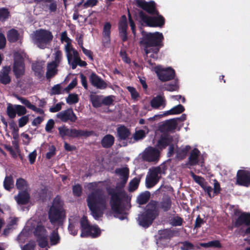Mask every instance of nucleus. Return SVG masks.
Returning a JSON list of instances; mask_svg holds the SVG:
<instances>
[{"label": "nucleus", "mask_w": 250, "mask_h": 250, "mask_svg": "<svg viewBox=\"0 0 250 250\" xmlns=\"http://www.w3.org/2000/svg\"><path fill=\"white\" fill-rule=\"evenodd\" d=\"M115 173L121 177V181L115 188H107L106 191L110 197L109 204L114 216L123 220L127 218V215L123 201L127 198L128 195L124 188L127 182L129 169L127 167L117 168L115 170Z\"/></svg>", "instance_id": "1"}, {"label": "nucleus", "mask_w": 250, "mask_h": 250, "mask_svg": "<svg viewBox=\"0 0 250 250\" xmlns=\"http://www.w3.org/2000/svg\"><path fill=\"white\" fill-rule=\"evenodd\" d=\"M172 201L169 197L164 198L161 201L151 200L144 208V211L138 214L137 219L138 224L144 228H147L158 217L160 210L167 212L171 208Z\"/></svg>", "instance_id": "2"}, {"label": "nucleus", "mask_w": 250, "mask_h": 250, "mask_svg": "<svg viewBox=\"0 0 250 250\" xmlns=\"http://www.w3.org/2000/svg\"><path fill=\"white\" fill-rule=\"evenodd\" d=\"M97 187L96 182L90 183L88 188L92 190L87 195L86 203L91 214L96 219L102 217L106 209V197L104 190Z\"/></svg>", "instance_id": "3"}, {"label": "nucleus", "mask_w": 250, "mask_h": 250, "mask_svg": "<svg viewBox=\"0 0 250 250\" xmlns=\"http://www.w3.org/2000/svg\"><path fill=\"white\" fill-rule=\"evenodd\" d=\"M141 34L139 44L144 47L145 54L148 55L153 53L157 54L160 48L164 46V37L163 34L159 32L151 33L143 30Z\"/></svg>", "instance_id": "4"}, {"label": "nucleus", "mask_w": 250, "mask_h": 250, "mask_svg": "<svg viewBox=\"0 0 250 250\" xmlns=\"http://www.w3.org/2000/svg\"><path fill=\"white\" fill-rule=\"evenodd\" d=\"M48 219L52 225L62 226L66 218L64 202L60 195H57L53 200L48 212Z\"/></svg>", "instance_id": "5"}, {"label": "nucleus", "mask_w": 250, "mask_h": 250, "mask_svg": "<svg viewBox=\"0 0 250 250\" xmlns=\"http://www.w3.org/2000/svg\"><path fill=\"white\" fill-rule=\"evenodd\" d=\"M58 129L59 134L62 139H64L65 137L72 138L81 137L86 138L94 134V131L93 130L78 129L74 128H69L65 125L59 127Z\"/></svg>", "instance_id": "6"}, {"label": "nucleus", "mask_w": 250, "mask_h": 250, "mask_svg": "<svg viewBox=\"0 0 250 250\" xmlns=\"http://www.w3.org/2000/svg\"><path fill=\"white\" fill-rule=\"evenodd\" d=\"M53 38V35L50 31L41 29L35 32L34 40L39 47L43 49L47 44L50 42Z\"/></svg>", "instance_id": "7"}, {"label": "nucleus", "mask_w": 250, "mask_h": 250, "mask_svg": "<svg viewBox=\"0 0 250 250\" xmlns=\"http://www.w3.org/2000/svg\"><path fill=\"white\" fill-rule=\"evenodd\" d=\"M156 16L150 17L147 16L143 11L139 13V16L141 21L145 23L149 27H162L165 23V19L163 16L155 15Z\"/></svg>", "instance_id": "8"}, {"label": "nucleus", "mask_w": 250, "mask_h": 250, "mask_svg": "<svg viewBox=\"0 0 250 250\" xmlns=\"http://www.w3.org/2000/svg\"><path fill=\"white\" fill-rule=\"evenodd\" d=\"M13 71L16 79L22 77L25 73V64L22 56L19 53L14 54Z\"/></svg>", "instance_id": "9"}, {"label": "nucleus", "mask_w": 250, "mask_h": 250, "mask_svg": "<svg viewBox=\"0 0 250 250\" xmlns=\"http://www.w3.org/2000/svg\"><path fill=\"white\" fill-rule=\"evenodd\" d=\"M155 72L158 78L162 82H167L174 79L175 76V70L171 67L163 68L157 66L155 68Z\"/></svg>", "instance_id": "10"}, {"label": "nucleus", "mask_w": 250, "mask_h": 250, "mask_svg": "<svg viewBox=\"0 0 250 250\" xmlns=\"http://www.w3.org/2000/svg\"><path fill=\"white\" fill-rule=\"evenodd\" d=\"M160 151L157 148L148 146L144 151L142 158L148 162H157L160 158Z\"/></svg>", "instance_id": "11"}, {"label": "nucleus", "mask_w": 250, "mask_h": 250, "mask_svg": "<svg viewBox=\"0 0 250 250\" xmlns=\"http://www.w3.org/2000/svg\"><path fill=\"white\" fill-rule=\"evenodd\" d=\"M236 184L245 187L250 186V171L240 169L236 174Z\"/></svg>", "instance_id": "12"}, {"label": "nucleus", "mask_w": 250, "mask_h": 250, "mask_svg": "<svg viewBox=\"0 0 250 250\" xmlns=\"http://www.w3.org/2000/svg\"><path fill=\"white\" fill-rule=\"evenodd\" d=\"M57 117L63 123H67L68 121L75 123L78 119V117L74 112L72 108H69L60 112L57 114Z\"/></svg>", "instance_id": "13"}, {"label": "nucleus", "mask_w": 250, "mask_h": 250, "mask_svg": "<svg viewBox=\"0 0 250 250\" xmlns=\"http://www.w3.org/2000/svg\"><path fill=\"white\" fill-rule=\"evenodd\" d=\"M243 225L248 227L246 229L245 233L246 234H250V213H242L238 217L234 223V226L236 228H238Z\"/></svg>", "instance_id": "14"}, {"label": "nucleus", "mask_w": 250, "mask_h": 250, "mask_svg": "<svg viewBox=\"0 0 250 250\" xmlns=\"http://www.w3.org/2000/svg\"><path fill=\"white\" fill-rule=\"evenodd\" d=\"M128 28L127 21L125 15H122L118 24L119 34L123 42L128 40L127 29Z\"/></svg>", "instance_id": "15"}, {"label": "nucleus", "mask_w": 250, "mask_h": 250, "mask_svg": "<svg viewBox=\"0 0 250 250\" xmlns=\"http://www.w3.org/2000/svg\"><path fill=\"white\" fill-rule=\"evenodd\" d=\"M137 4L140 7L151 15H158L159 14V11L156 9V3L154 1L146 2L138 0Z\"/></svg>", "instance_id": "16"}, {"label": "nucleus", "mask_w": 250, "mask_h": 250, "mask_svg": "<svg viewBox=\"0 0 250 250\" xmlns=\"http://www.w3.org/2000/svg\"><path fill=\"white\" fill-rule=\"evenodd\" d=\"M36 4L42 3V8L45 11L48 9L50 13L56 12L57 10V1L54 0H34Z\"/></svg>", "instance_id": "17"}, {"label": "nucleus", "mask_w": 250, "mask_h": 250, "mask_svg": "<svg viewBox=\"0 0 250 250\" xmlns=\"http://www.w3.org/2000/svg\"><path fill=\"white\" fill-rule=\"evenodd\" d=\"M89 81L93 86L98 89H104L107 86L106 83L94 72L90 74Z\"/></svg>", "instance_id": "18"}, {"label": "nucleus", "mask_w": 250, "mask_h": 250, "mask_svg": "<svg viewBox=\"0 0 250 250\" xmlns=\"http://www.w3.org/2000/svg\"><path fill=\"white\" fill-rule=\"evenodd\" d=\"M131 135L130 130L124 125H121L117 128V137L119 141L126 140L130 139Z\"/></svg>", "instance_id": "19"}, {"label": "nucleus", "mask_w": 250, "mask_h": 250, "mask_svg": "<svg viewBox=\"0 0 250 250\" xmlns=\"http://www.w3.org/2000/svg\"><path fill=\"white\" fill-rule=\"evenodd\" d=\"M11 71L10 66H5L0 71V83L6 85L10 83L11 81L9 73Z\"/></svg>", "instance_id": "20"}, {"label": "nucleus", "mask_w": 250, "mask_h": 250, "mask_svg": "<svg viewBox=\"0 0 250 250\" xmlns=\"http://www.w3.org/2000/svg\"><path fill=\"white\" fill-rule=\"evenodd\" d=\"M178 233V231L171 229L160 230L158 231L159 238L160 240H170Z\"/></svg>", "instance_id": "21"}, {"label": "nucleus", "mask_w": 250, "mask_h": 250, "mask_svg": "<svg viewBox=\"0 0 250 250\" xmlns=\"http://www.w3.org/2000/svg\"><path fill=\"white\" fill-rule=\"evenodd\" d=\"M173 141V138L169 135H162L157 142V146L161 150L166 148Z\"/></svg>", "instance_id": "22"}, {"label": "nucleus", "mask_w": 250, "mask_h": 250, "mask_svg": "<svg viewBox=\"0 0 250 250\" xmlns=\"http://www.w3.org/2000/svg\"><path fill=\"white\" fill-rule=\"evenodd\" d=\"M19 205H26L28 203L30 199L29 193L25 190L20 191L17 196L15 197Z\"/></svg>", "instance_id": "23"}, {"label": "nucleus", "mask_w": 250, "mask_h": 250, "mask_svg": "<svg viewBox=\"0 0 250 250\" xmlns=\"http://www.w3.org/2000/svg\"><path fill=\"white\" fill-rule=\"evenodd\" d=\"M57 64L50 62L47 65V71L46 73V78L47 79H50L54 77L58 73L57 68L59 66Z\"/></svg>", "instance_id": "24"}, {"label": "nucleus", "mask_w": 250, "mask_h": 250, "mask_svg": "<svg viewBox=\"0 0 250 250\" xmlns=\"http://www.w3.org/2000/svg\"><path fill=\"white\" fill-rule=\"evenodd\" d=\"M178 122L176 119L173 118L166 120L161 125V129H163L167 131H174L177 127Z\"/></svg>", "instance_id": "25"}, {"label": "nucleus", "mask_w": 250, "mask_h": 250, "mask_svg": "<svg viewBox=\"0 0 250 250\" xmlns=\"http://www.w3.org/2000/svg\"><path fill=\"white\" fill-rule=\"evenodd\" d=\"M114 142L115 138L112 135L106 134L102 138L101 144L103 147L109 148L113 145Z\"/></svg>", "instance_id": "26"}, {"label": "nucleus", "mask_w": 250, "mask_h": 250, "mask_svg": "<svg viewBox=\"0 0 250 250\" xmlns=\"http://www.w3.org/2000/svg\"><path fill=\"white\" fill-rule=\"evenodd\" d=\"M111 24L109 22H106L104 25L103 36L104 38L105 42H103V44L105 45V43L109 44L110 42V33H111Z\"/></svg>", "instance_id": "27"}, {"label": "nucleus", "mask_w": 250, "mask_h": 250, "mask_svg": "<svg viewBox=\"0 0 250 250\" xmlns=\"http://www.w3.org/2000/svg\"><path fill=\"white\" fill-rule=\"evenodd\" d=\"M200 154V151L196 148H194L191 150L188 157V164L190 166H193L198 164Z\"/></svg>", "instance_id": "28"}, {"label": "nucleus", "mask_w": 250, "mask_h": 250, "mask_svg": "<svg viewBox=\"0 0 250 250\" xmlns=\"http://www.w3.org/2000/svg\"><path fill=\"white\" fill-rule=\"evenodd\" d=\"M165 102L164 96L157 95L151 100L150 105L153 108L158 109L162 105L165 106Z\"/></svg>", "instance_id": "29"}, {"label": "nucleus", "mask_w": 250, "mask_h": 250, "mask_svg": "<svg viewBox=\"0 0 250 250\" xmlns=\"http://www.w3.org/2000/svg\"><path fill=\"white\" fill-rule=\"evenodd\" d=\"M81 233V237H84L85 233L87 232L92 226H91L86 217L83 216L80 220Z\"/></svg>", "instance_id": "30"}, {"label": "nucleus", "mask_w": 250, "mask_h": 250, "mask_svg": "<svg viewBox=\"0 0 250 250\" xmlns=\"http://www.w3.org/2000/svg\"><path fill=\"white\" fill-rule=\"evenodd\" d=\"M185 110V109L184 106L181 104H179L177 105L174 106L170 110L166 111L164 115L167 116L168 115L179 114L183 113Z\"/></svg>", "instance_id": "31"}, {"label": "nucleus", "mask_w": 250, "mask_h": 250, "mask_svg": "<svg viewBox=\"0 0 250 250\" xmlns=\"http://www.w3.org/2000/svg\"><path fill=\"white\" fill-rule=\"evenodd\" d=\"M19 36L18 31L15 29L9 30L7 34V40L10 42H16L19 39Z\"/></svg>", "instance_id": "32"}, {"label": "nucleus", "mask_w": 250, "mask_h": 250, "mask_svg": "<svg viewBox=\"0 0 250 250\" xmlns=\"http://www.w3.org/2000/svg\"><path fill=\"white\" fill-rule=\"evenodd\" d=\"M150 197V192L148 191H145L138 196L137 197V203L140 205H144L149 201Z\"/></svg>", "instance_id": "33"}, {"label": "nucleus", "mask_w": 250, "mask_h": 250, "mask_svg": "<svg viewBox=\"0 0 250 250\" xmlns=\"http://www.w3.org/2000/svg\"><path fill=\"white\" fill-rule=\"evenodd\" d=\"M49 239L51 246L56 245L60 243L61 238L58 233V228L53 230L51 233Z\"/></svg>", "instance_id": "34"}, {"label": "nucleus", "mask_w": 250, "mask_h": 250, "mask_svg": "<svg viewBox=\"0 0 250 250\" xmlns=\"http://www.w3.org/2000/svg\"><path fill=\"white\" fill-rule=\"evenodd\" d=\"M101 230L97 226H91L90 229L85 233L84 237L96 238L100 235Z\"/></svg>", "instance_id": "35"}, {"label": "nucleus", "mask_w": 250, "mask_h": 250, "mask_svg": "<svg viewBox=\"0 0 250 250\" xmlns=\"http://www.w3.org/2000/svg\"><path fill=\"white\" fill-rule=\"evenodd\" d=\"M191 149V147L188 145L186 146L185 147L180 149L176 152V158L180 160H182L185 159L187 155L188 152Z\"/></svg>", "instance_id": "36"}, {"label": "nucleus", "mask_w": 250, "mask_h": 250, "mask_svg": "<svg viewBox=\"0 0 250 250\" xmlns=\"http://www.w3.org/2000/svg\"><path fill=\"white\" fill-rule=\"evenodd\" d=\"M90 101L93 107L98 108L102 105V100L101 96L97 95H91L90 96Z\"/></svg>", "instance_id": "37"}, {"label": "nucleus", "mask_w": 250, "mask_h": 250, "mask_svg": "<svg viewBox=\"0 0 250 250\" xmlns=\"http://www.w3.org/2000/svg\"><path fill=\"white\" fill-rule=\"evenodd\" d=\"M4 188L8 191H10L14 187V180L12 176H6L3 181Z\"/></svg>", "instance_id": "38"}, {"label": "nucleus", "mask_w": 250, "mask_h": 250, "mask_svg": "<svg viewBox=\"0 0 250 250\" xmlns=\"http://www.w3.org/2000/svg\"><path fill=\"white\" fill-rule=\"evenodd\" d=\"M46 230L43 226L38 225L34 232V235L36 238L47 236Z\"/></svg>", "instance_id": "39"}, {"label": "nucleus", "mask_w": 250, "mask_h": 250, "mask_svg": "<svg viewBox=\"0 0 250 250\" xmlns=\"http://www.w3.org/2000/svg\"><path fill=\"white\" fill-rule=\"evenodd\" d=\"M32 68L36 76H38L39 78L42 76V67L40 63L37 62L33 63Z\"/></svg>", "instance_id": "40"}, {"label": "nucleus", "mask_w": 250, "mask_h": 250, "mask_svg": "<svg viewBox=\"0 0 250 250\" xmlns=\"http://www.w3.org/2000/svg\"><path fill=\"white\" fill-rule=\"evenodd\" d=\"M6 113L10 119L15 118L17 114L15 104L13 105L8 104L7 106Z\"/></svg>", "instance_id": "41"}, {"label": "nucleus", "mask_w": 250, "mask_h": 250, "mask_svg": "<svg viewBox=\"0 0 250 250\" xmlns=\"http://www.w3.org/2000/svg\"><path fill=\"white\" fill-rule=\"evenodd\" d=\"M184 219L178 215L174 216L169 220V223L172 226H181L183 225Z\"/></svg>", "instance_id": "42"}, {"label": "nucleus", "mask_w": 250, "mask_h": 250, "mask_svg": "<svg viewBox=\"0 0 250 250\" xmlns=\"http://www.w3.org/2000/svg\"><path fill=\"white\" fill-rule=\"evenodd\" d=\"M53 59L54 60L51 62L59 65L62 60V52L60 50H56L53 54Z\"/></svg>", "instance_id": "43"}, {"label": "nucleus", "mask_w": 250, "mask_h": 250, "mask_svg": "<svg viewBox=\"0 0 250 250\" xmlns=\"http://www.w3.org/2000/svg\"><path fill=\"white\" fill-rule=\"evenodd\" d=\"M16 186L18 189L23 190L27 188L28 184L24 179L20 178L17 180Z\"/></svg>", "instance_id": "44"}, {"label": "nucleus", "mask_w": 250, "mask_h": 250, "mask_svg": "<svg viewBox=\"0 0 250 250\" xmlns=\"http://www.w3.org/2000/svg\"><path fill=\"white\" fill-rule=\"evenodd\" d=\"M140 180L136 178L133 179L129 183L128 191L133 192L136 190L139 186Z\"/></svg>", "instance_id": "45"}, {"label": "nucleus", "mask_w": 250, "mask_h": 250, "mask_svg": "<svg viewBox=\"0 0 250 250\" xmlns=\"http://www.w3.org/2000/svg\"><path fill=\"white\" fill-rule=\"evenodd\" d=\"M10 16V12L6 8H0V21H4Z\"/></svg>", "instance_id": "46"}, {"label": "nucleus", "mask_w": 250, "mask_h": 250, "mask_svg": "<svg viewBox=\"0 0 250 250\" xmlns=\"http://www.w3.org/2000/svg\"><path fill=\"white\" fill-rule=\"evenodd\" d=\"M161 172V169L159 167H155L150 169L149 176L152 178H155L158 181L159 180V174Z\"/></svg>", "instance_id": "47"}, {"label": "nucleus", "mask_w": 250, "mask_h": 250, "mask_svg": "<svg viewBox=\"0 0 250 250\" xmlns=\"http://www.w3.org/2000/svg\"><path fill=\"white\" fill-rule=\"evenodd\" d=\"M159 181L152 177L147 176L146 180V186L147 188H151L154 187Z\"/></svg>", "instance_id": "48"}, {"label": "nucleus", "mask_w": 250, "mask_h": 250, "mask_svg": "<svg viewBox=\"0 0 250 250\" xmlns=\"http://www.w3.org/2000/svg\"><path fill=\"white\" fill-rule=\"evenodd\" d=\"M178 84L177 82H175L173 83H167L164 85V89L165 90L169 91H176L178 89Z\"/></svg>", "instance_id": "49"}, {"label": "nucleus", "mask_w": 250, "mask_h": 250, "mask_svg": "<svg viewBox=\"0 0 250 250\" xmlns=\"http://www.w3.org/2000/svg\"><path fill=\"white\" fill-rule=\"evenodd\" d=\"M73 194L75 196L80 197L82 193V187L79 184H77L72 187Z\"/></svg>", "instance_id": "50"}, {"label": "nucleus", "mask_w": 250, "mask_h": 250, "mask_svg": "<svg viewBox=\"0 0 250 250\" xmlns=\"http://www.w3.org/2000/svg\"><path fill=\"white\" fill-rule=\"evenodd\" d=\"M79 102V98L76 94H70L66 99V102L68 104H74Z\"/></svg>", "instance_id": "51"}, {"label": "nucleus", "mask_w": 250, "mask_h": 250, "mask_svg": "<svg viewBox=\"0 0 250 250\" xmlns=\"http://www.w3.org/2000/svg\"><path fill=\"white\" fill-rule=\"evenodd\" d=\"M37 241L40 247L45 248L48 245L47 236L37 238Z\"/></svg>", "instance_id": "52"}, {"label": "nucleus", "mask_w": 250, "mask_h": 250, "mask_svg": "<svg viewBox=\"0 0 250 250\" xmlns=\"http://www.w3.org/2000/svg\"><path fill=\"white\" fill-rule=\"evenodd\" d=\"M16 98L19 100L22 104H24L26 107L30 109L33 106V104L31 103V102L24 97H21L19 95H16Z\"/></svg>", "instance_id": "53"}, {"label": "nucleus", "mask_w": 250, "mask_h": 250, "mask_svg": "<svg viewBox=\"0 0 250 250\" xmlns=\"http://www.w3.org/2000/svg\"><path fill=\"white\" fill-rule=\"evenodd\" d=\"M16 98L19 100L22 104H24L26 107L30 109L33 106V104L31 103V102L24 97H21L19 95H16Z\"/></svg>", "instance_id": "54"}, {"label": "nucleus", "mask_w": 250, "mask_h": 250, "mask_svg": "<svg viewBox=\"0 0 250 250\" xmlns=\"http://www.w3.org/2000/svg\"><path fill=\"white\" fill-rule=\"evenodd\" d=\"M16 113L19 116H23L27 113L25 106L20 104H15Z\"/></svg>", "instance_id": "55"}, {"label": "nucleus", "mask_w": 250, "mask_h": 250, "mask_svg": "<svg viewBox=\"0 0 250 250\" xmlns=\"http://www.w3.org/2000/svg\"><path fill=\"white\" fill-rule=\"evenodd\" d=\"M146 136L145 132L144 130H139L136 131L134 134L133 135V138L135 141H138L141 139H143Z\"/></svg>", "instance_id": "56"}, {"label": "nucleus", "mask_w": 250, "mask_h": 250, "mask_svg": "<svg viewBox=\"0 0 250 250\" xmlns=\"http://www.w3.org/2000/svg\"><path fill=\"white\" fill-rule=\"evenodd\" d=\"M191 176L196 183L198 184L201 187H203L204 185L206 183L204 178L201 176L196 175L193 172L191 173Z\"/></svg>", "instance_id": "57"}, {"label": "nucleus", "mask_w": 250, "mask_h": 250, "mask_svg": "<svg viewBox=\"0 0 250 250\" xmlns=\"http://www.w3.org/2000/svg\"><path fill=\"white\" fill-rule=\"evenodd\" d=\"M214 182V186L212 190H213L214 195L216 196L218 195L221 191V188L220 187V183L218 182V181L216 179L213 180Z\"/></svg>", "instance_id": "58"}, {"label": "nucleus", "mask_w": 250, "mask_h": 250, "mask_svg": "<svg viewBox=\"0 0 250 250\" xmlns=\"http://www.w3.org/2000/svg\"><path fill=\"white\" fill-rule=\"evenodd\" d=\"M29 115L22 116L18 120L19 126L22 127L25 125L29 121Z\"/></svg>", "instance_id": "59"}, {"label": "nucleus", "mask_w": 250, "mask_h": 250, "mask_svg": "<svg viewBox=\"0 0 250 250\" xmlns=\"http://www.w3.org/2000/svg\"><path fill=\"white\" fill-rule=\"evenodd\" d=\"M112 96H108L104 98L102 100V104L106 106H110L113 104L114 100Z\"/></svg>", "instance_id": "60"}, {"label": "nucleus", "mask_w": 250, "mask_h": 250, "mask_svg": "<svg viewBox=\"0 0 250 250\" xmlns=\"http://www.w3.org/2000/svg\"><path fill=\"white\" fill-rule=\"evenodd\" d=\"M203 188L205 192H207L208 196L209 198H212L214 197V193L211 194V192L212 191V188L210 186L208 185V184L207 182L205 183V184L203 186V187H201Z\"/></svg>", "instance_id": "61"}, {"label": "nucleus", "mask_w": 250, "mask_h": 250, "mask_svg": "<svg viewBox=\"0 0 250 250\" xmlns=\"http://www.w3.org/2000/svg\"><path fill=\"white\" fill-rule=\"evenodd\" d=\"M127 88L128 91L130 92L131 98L132 99L136 100L139 97V94L134 87L128 86Z\"/></svg>", "instance_id": "62"}, {"label": "nucleus", "mask_w": 250, "mask_h": 250, "mask_svg": "<svg viewBox=\"0 0 250 250\" xmlns=\"http://www.w3.org/2000/svg\"><path fill=\"white\" fill-rule=\"evenodd\" d=\"M36 244L34 241H30L28 243L23 246L22 250H35Z\"/></svg>", "instance_id": "63"}, {"label": "nucleus", "mask_w": 250, "mask_h": 250, "mask_svg": "<svg viewBox=\"0 0 250 250\" xmlns=\"http://www.w3.org/2000/svg\"><path fill=\"white\" fill-rule=\"evenodd\" d=\"M56 148L54 145H52L49 147V151L46 154V158L50 159L56 154Z\"/></svg>", "instance_id": "64"}]
</instances>
